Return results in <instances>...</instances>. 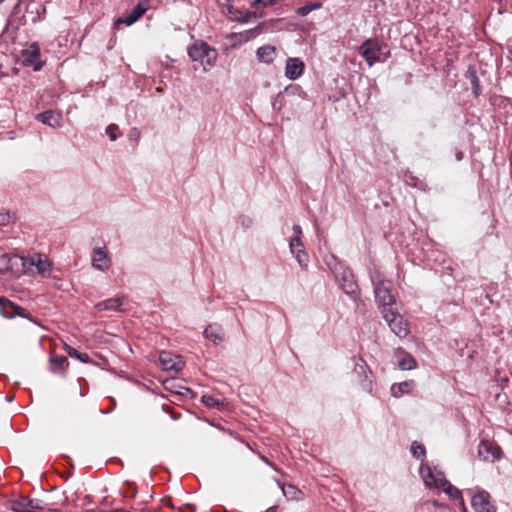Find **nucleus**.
Listing matches in <instances>:
<instances>
[{"label":"nucleus","mask_w":512,"mask_h":512,"mask_svg":"<svg viewBox=\"0 0 512 512\" xmlns=\"http://www.w3.org/2000/svg\"><path fill=\"white\" fill-rule=\"evenodd\" d=\"M24 273L28 275H40L42 277H49L52 271V263L47 256L39 253L29 254L27 256H20Z\"/></svg>","instance_id":"f257e3e1"},{"label":"nucleus","mask_w":512,"mask_h":512,"mask_svg":"<svg viewBox=\"0 0 512 512\" xmlns=\"http://www.w3.org/2000/svg\"><path fill=\"white\" fill-rule=\"evenodd\" d=\"M192 61L199 62L204 72L210 71L216 64L218 53L205 42H195L188 48Z\"/></svg>","instance_id":"f03ea898"},{"label":"nucleus","mask_w":512,"mask_h":512,"mask_svg":"<svg viewBox=\"0 0 512 512\" xmlns=\"http://www.w3.org/2000/svg\"><path fill=\"white\" fill-rule=\"evenodd\" d=\"M381 315L396 336L405 338L409 334L408 322L401 314L395 312L392 308H386L382 310Z\"/></svg>","instance_id":"7ed1b4c3"},{"label":"nucleus","mask_w":512,"mask_h":512,"mask_svg":"<svg viewBox=\"0 0 512 512\" xmlns=\"http://www.w3.org/2000/svg\"><path fill=\"white\" fill-rule=\"evenodd\" d=\"M392 290L393 284L389 280H380L375 284V300L381 314L383 309L391 308L396 301Z\"/></svg>","instance_id":"20e7f679"},{"label":"nucleus","mask_w":512,"mask_h":512,"mask_svg":"<svg viewBox=\"0 0 512 512\" xmlns=\"http://www.w3.org/2000/svg\"><path fill=\"white\" fill-rule=\"evenodd\" d=\"M335 278L346 294L353 295L357 291V284L350 269L338 265L332 269Z\"/></svg>","instance_id":"39448f33"},{"label":"nucleus","mask_w":512,"mask_h":512,"mask_svg":"<svg viewBox=\"0 0 512 512\" xmlns=\"http://www.w3.org/2000/svg\"><path fill=\"white\" fill-rule=\"evenodd\" d=\"M419 472L426 487L440 489L446 483L444 474L428 465L421 464Z\"/></svg>","instance_id":"423d86ee"},{"label":"nucleus","mask_w":512,"mask_h":512,"mask_svg":"<svg viewBox=\"0 0 512 512\" xmlns=\"http://www.w3.org/2000/svg\"><path fill=\"white\" fill-rule=\"evenodd\" d=\"M289 249L291 254L302 269H307L309 256L305 250L304 244L299 236H294L289 241Z\"/></svg>","instance_id":"0eeeda50"},{"label":"nucleus","mask_w":512,"mask_h":512,"mask_svg":"<svg viewBox=\"0 0 512 512\" xmlns=\"http://www.w3.org/2000/svg\"><path fill=\"white\" fill-rule=\"evenodd\" d=\"M359 54L366 60L369 66L379 61L380 47L376 40L368 39L359 47Z\"/></svg>","instance_id":"6e6552de"},{"label":"nucleus","mask_w":512,"mask_h":512,"mask_svg":"<svg viewBox=\"0 0 512 512\" xmlns=\"http://www.w3.org/2000/svg\"><path fill=\"white\" fill-rule=\"evenodd\" d=\"M478 455L483 461L494 462L501 456V449L493 442L483 440L478 447Z\"/></svg>","instance_id":"1a4fd4ad"},{"label":"nucleus","mask_w":512,"mask_h":512,"mask_svg":"<svg viewBox=\"0 0 512 512\" xmlns=\"http://www.w3.org/2000/svg\"><path fill=\"white\" fill-rule=\"evenodd\" d=\"M471 506L476 512H496V507L486 491L476 493L471 499Z\"/></svg>","instance_id":"9d476101"},{"label":"nucleus","mask_w":512,"mask_h":512,"mask_svg":"<svg viewBox=\"0 0 512 512\" xmlns=\"http://www.w3.org/2000/svg\"><path fill=\"white\" fill-rule=\"evenodd\" d=\"M159 363L163 370L174 372L180 371L184 365L180 356L167 351H162L159 354Z\"/></svg>","instance_id":"9b49d317"},{"label":"nucleus","mask_w":512,"mask_h":512,"mask_svg":"<svg viewBox=\"0 0 512 512\" xmlns=\"http://www.w3.org/2000/svg\"><path fill=\"white\" fill-rule=\"evenodd\" d=\"M0 314L4 318H13L15 316L26 317L25 311L20 306L15 305L6 298L0 297Z\"/></svg>","instance_id":"f8f14e48"},{"label":"nucleus","mask_w":512,"mask_h":512,"mask_svg":"<svg viewBox=\"0 0 512 512\" xmlns=\"http://www.w3.org/2000/svg\"><path fill=\"white\" fill-rule=\"evenodd\" d=\"M92 267L99 271H105L110 267V259L105 248L96 247L93 249Z\"/></svg>","instance_id":"ddd939ff"},{"label":"nucleus","mask_w":512,"mask_h":512,"mask_svg":"<svg viewBox=\"0 0 512 512\" xmlns=\"http://www.w3.org/2000/svg\"><path fill=\"white\" fill-rule=\"evenodd\" d=\"M36 119L53 129L62 127V115L56 111L48 110L37 114Z\"/></svg>","instance_id":"4468645a"},{"label":"nucleus","mask_w":512,"mask_h":512,"mask_svg":"<svg viewBox=\"0 0 512 512\" xmlns=\"http://www.w3.org/2000/svg\"><path fill=\"white\" fill-rule=\"evenodd\" d=\"M304 71V63L299 58H288L285 66V76L290 80L298 79Z\"/></svg>","instance_id":"2eb2a0df"},{"label":"nucleus","mask_w":512,"mask_h":512,"mask_svg":"<svg viewBox=\"0 0 512 512\" xmlns=\"http://www.w3.org/2000/svg\"><path fill=\"white\" fill-rule=\"evenodd\" d=\"M43 509L41 501L23 498L12 505L13 512H36Z\"/></svg>","instance_id":"dca6fc26"},{"label":"nucleus","mask_w":512,"mask_h":512,"mask_svg":"<svg viewBox=\"0 0 512 512\" xmlns=\"http://www.w3.org/2000/svg\"><path fill=\"white\" fill-rule=\"evenodd\" d=\"M24 56V62L28 64H35L34 70H40L42 67V64L40 62H37L40 56V48L36 43L31 44L23 53Z\"/></svg>","instance_id":"f3484780"},{"label":"nucleus","mask_w":512,"mask_h":512,"mask_svg":"<svg viewBox=\"0 0 512 512\" xmlns=\"http://www.w3.org/2000/svg\"><path fill=\"white\" fill-rule=\"evenodd\" d=\"M204 336L216 345L221 344L224 341L223 329L218 324L208 325L204 330Z\"/></svg>","instance_id":"a211bd4d"},{"label":"nucleus","mask_w":512,"mask_h":512,"mask_svg":"<svg viewBox=\"0 0 512 512\" xmlns=\"http://www.w3.org/2000/svg\"><path fill=\"white\" fill-rule=\"evenodd\" d=\"M123 298H111L105 301L99 302L95 305L97 311H117L121 309L123 305Z\"/></svg>","instance_id":"6ab92c4d"},{"label":"nucleus","mask_w":512,"mask_h":512,"mask_svg":"<svg viewBox=\"0 0 512 512\" xmlns=\"http://www.w3.org/2000/svg\"><path fill=\"white\" fill-rule=\"evenodd\" d=\"M201 401L206 407L217 408L219 410H225L228 406L224 399H219L208 394L203 395Z\"/></svg>","instance_id":"aec40b11"},{"label":"nucleus","mask_w":512,"mask_h":512,"mask_svg":"<svg viewBox=\"0 0 512 512\" xmlns=\"http://www.w3.org/2000/svg\"><path fill=\"white\" fill-rule=\"evenodd\" d=\"M276 56V49L273 46L266 45L260 47L257 50V57L261 62L270 63L274 60Z\"/></svg>","instance_id":"412c9836"},{"label":"nucleus","mask_w":512,"mask_h":512,"mask_svg":"<svg viewBox=\"0 0 512 512\" xmlns=\"http://www.w3.org/2000/svg\"><path fill=\"white\" fill-rule=\"evenodd\" d=\"M413 382H402L391 387V392L394 397H400L404 393H408L413 389Z\"/></svg>","instance_id":"4be33fe9"},{"label":"nucleus","mask_w":512,"mask_h":512,"mask_svg":"<svg viewBox=\"0 0 512 512\" xmlns=\"http://www.w3.org/2000/svg\"><path fill=\"white\" fill-rule=\"evenodd\" d=\"M278 486L283 492V495L289 499H298L301 491L293 485H283L277 481Z\"/></svg>","instance_id":"5701e85b"},{"label":"nucleus","mask_w":512,"mask_h":512,"mask_svg":"<svg viewBox=\"0 0 512 512\" xmlns=\"http://www.w3.org/2000/svg\"><path fill=\"white\" fill-rule=\"evenodd\" d=\"M441 488L452 499L460 500L463 498L461 491L458 488L451 485L447 480L445 485H443Z\"/></svg>","instance_id":"b1692460"},{"label":"nucleus","mask_w":512,"mask_h":512,"mask_svg":"<svg viewBox=\"0 0 512 512\" xmlns=\"http://www.w3.org/2000/svg\"><path fill=\"white\" fill-rule=\"evenodd\" d=\"M416 361L413 357L411 356H407L405 358H403L402 360L399 361V367L402 369V370H411V369H414L416 367Z\"/></svg>","instance_id":"393cba45"},{"label":"nucleus","mask_w":512,"mask_h":512,"mask_svg":"<svg viewBox=\"0 0 512 512\" xmlns=\"http://www.w3.org/2000/svg\"><path fill=\"white\" fill-rule=\"evenodd\" d=\"M467 77L470 79L473 92L477 96L479 94V82L475 70L469 68L467 71Z\"/></svg>","instance_id":"a878e982"},{"label":"nucleus","mask_w":512,"mask_h":512,"mask_svg":"<svg viewBox=\"0 0 512 512\" xmlns=\"http://www.w3.org/2000/svg\"><path fill=\"white\" fill-rule=\"evenodd\" d=\"M66 351L69 356L77 358L78 360H80L83 363H87L89 361V356L87 354L79 353L76 349H74L72 347H67Z\"/></svg>","instance_id":"bb28decb"},{"label":"nucleus","mask_w":512,"mask_h":512,"mask_svg":"<svg viewBox=\"0 0 512 512\" xmlns=\"http://www.w3.org/2000/svg\"><path fill=\"white\" fill-rule=\"evenodd\" d=\"M137 20H138V18L133 16V14L129 13V15L126 17H119L115 21L114 25H115V27H118L120 24H126L127 26H130V25L134 24Z\"/></svg>","instance_id":"cd10ccee"},{"label":"nucleus","mask_w":512,"mask_h":512,"mask_svg":"<svg viewBox=\"0 0 512 512\" xmlns=\"http://www.w3.org/2000/svg\"><path fill=\"white\" fill-rule=\"evenodd\" d=\"M137 20H138V18L133 16V14L129 13V15L126 17H119L115 21L114 25H115V27H118L120 24H126L127 26H130V25L134 24Z\"/></svg>","instance_id":"c85d7f7f"},{"label":"nucleus","mask_w":512,"mask_h":512,"mask_svg":"<svg viewBox=\"0 0 512 512\" xmlns=\"http://www.w3.org/2000/svg\"><path fill=\"white\" fill-rule=\"evenodd\" d=\"M14 220H15L14 214H12L8 211L0 212V226H7L10 223L14 222Z\"/></svg>","instance_id":"c756f323"},{"label":"nucleus","mask_w":512,"mask_h":512,"mask_svg":"<svg viewBox=\"0 0 512 512\" xmlns=\"http://www.w3.org/2000/svg\"><path fill=\"white\" fill-rule=\"evenodd\" d=\"M411 451L416 458H421L425 455V447L418 442L412 443Z\"/></svg>","instance_id":"7c9ffc66"},{"label":"nucleus","mask_w":512,"mask_h":512,"mask_svg":"<svg viewBox=\"0 0 512 512\" xmlns=\"http://www.w3.org/2000/svg\"><path fill=\"white\" fill-rule=\"evenodd\" d=\"M9 267H10L9 255L0 251V273L8 270Z\"/></svg>","instance_id":"2f4dec72"},{"label":"nucleus","mask_w":512,"mask_h":512,"mask_svg":"<svg viewBox=\"0 0 512 512\" xmlns=\"http://www.w3.org/2000/svg\"><path fill=\"white\" fill-rule=\"evenodd\" d=\"M147 9V6H144L142 3H139L137 6L133 8V10L130 13L139 19L146 12Z\"/></svg>","instance_id":"473e14b6"},{"label":"nucleus","mask_w":512,"mask_h":512,"mask_svg":"<svg viewBox=\"0 0 512 512\" xmlns=\"http://www.w3.org/2000/svg\"><path fill=\"white\" fill-rule=\"evenodd\" d=\"M117 130H118V126L116 124H110L106 128V133L109 136L111 141H115L117 139V137H118Z\"/></svg>","instance_id":"72a5a7b5"},{"label":"nucleus","mask_w":512,"mask_h":512,"mask_svg":"<svg viewBox=\"0 0 512 512\" xmlns=\"http://www.w3.org/2000/svg\"><path fill=\"white\" fill-rule=\"evenodd\" d=\"M319 7H320V4H316V5H314V6H308V5H306V6L301 7V8L298 10V12H299V14H300V15L305 16V15H307L311 10H313V9H315V8H319Z\"/></svg>","instance_id":"f704fd0d"},{"label":"nucleus","mask_w":512,"mask_h":512,"mask_svg":"<svg viewBox=\"0 0 512 512\" xmlns=\"http://www.w3.org/2000/svg\"><path fill=\"white\" fill-rule=\"evenodd\" d=\"M239 221L242 226L248 228L252 225L253 221L249 216L242 215L239 217Z\"/></svg>","instance_id":"c9c22d12"},{"label":"nucleus","mask_w":512,"mask_h":512,"mask_svg":"<svg viewBox=\"0 0 512 512\" xmlns=\"http://www.w3.org/2000/svg\"><path fill=\"white\" fill-rule=\"evenodd\" d=\"M292 230L295 233V236L300 237V235L302 234V228L299 225H294Z\"/></svg>","instance_id":"e433bc0d"},{"label":"nucleus","mask_w":512,"mask_h":512,"mask_svg":"<svg viewBox=\"0 0 512 512\" xmlns=\"http://www.w3.org/2000/svg\"><path fill=\"white\" fill-rule=\"evenodd\" d=\"M459 504H460V507H461L462 512H467V508H466V506H465V503H464V499H463V498L459 500Z\"/></svg>","instance_id":"4c0bfd02"},{"label":"nucleus","mask_w":512,"mask_h":512,"mask_svg":"<svg viewBox=\"0 0 512 512\" xmlns=\"http://www.w3.org/2000/svg\"><path fill=\"white\" fill-rule=\"evenodd\" d=\"M220 5H227L231 2V0H217Z\"/></svg>","instance_id":"58836bf2"},{"label":"nucleus","mask_w":512,"mask_h":512,"mask_svg":"<svg viewBox=\"0 0 512 512\" xmlns=\"http://www.w3.org/2000/svg\"><path fill=\"white\" fill-rule=\"evenodd\" d=\"M275 510H276V507L273 506V507H269L268 509H266L263 512H275Z\"/></svg>","instance_id":"ea45409f"},{"label":"nucleus","mask_w":512,"mask_h":512,"mask_svg":"<svg viewBox=\"0 0 512 512\" xmlns=\"http://www.w3.org/2000/svg\"><path fill=\"white\" fill-rule=\"evenodd\" d=\"M3 0H0V3L2 2Z\"/></svg>","instance_id":"a19ab883"}]
</instances>
